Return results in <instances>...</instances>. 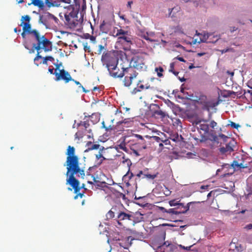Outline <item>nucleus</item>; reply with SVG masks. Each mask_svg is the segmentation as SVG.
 <instances>
[{
	"label": "nucleus",
	"mask_w": 252,
	"mask_h": 252,
	"mask_svg": "<svg viewBox=\"0 0 252 252\" xmlns=\"http://www.w3.org/2000/svg\"><path fill=\"white\" fill-rule=\"evenodd\" d=\"M78 12H74V11H71L69 13V15L70 16V17H72V18H77L78 16Z\"/></svg>",
	"instance_id": "obj_43"
},
{
	"label": "nucleus",
	"mask_w": 252,
	"mask_h": 252,
	"mask_svg": "<svg viewBox=\"0 0 252 252\" xmlns=\"http://www.w3.org/2000/svg\"><path fill=\"white\" fill-rule=\"evenodd\" d=\"M86 130L87 131L88 133H89V134H88L87 135L88 138L89 139L93 138V133H92V129H89L87 130V129Z\"/></svg>",
	"instance_id": "obj_45"
},
{
	"label": "nucleus",
	"mask_w": 252,
	"mask_h": 252,
	"mask_svg": "<svg viewBox=\"0 0 252 252\" xmlns=\"http://www.w3.org/2000/svg\"><path fill=\"white\" fill-rule=\"evenodd\" d=\"M83 46H84V49L85 51H88V52H90V51L89 50L90 49V46H88V43L86 42V43H83Z\"/></svg>",
	"instance_id": "obj_48"
},
{
	"label": "nucleus",
	"mask_w": 252,
	"mask_h": 252,
	"mask_svg": "<svg viewBox=\"0 0 252 252\" xmlns=\"http://www.w3.org/2000/svg\"><path fill=\"white\" fill-rule=\"evenodd\" d=\"M55 75L56 77V81H59L61 79H62L64 80L65 83H68L69 81H72L77 85H78L79 88L82 87V85L79 82L72 79L69 73L67 71H65L63 69L60 70V73H58V72H56L55 73Z\"/></svg>",
	"instance_id": "obj_6"
},
{
	"label": "nucleus",
	"mask_w": 252,
	"mask_h": 252,
	"mask_svg": "<svg viewBox=\"0 0 252 252\" xmlns=\"http://www.w3.org/2000/svg\"><path fill=\"white\" fill-rule=\"evenodd\" d=\"M229 122L230 123V124H228L227 125V126H230L236 129H238L239 127H241V126L239 125V124H236L234 122H233L231 121H229Z\"/></svg>",
	"instance_id": "obj_35"
},
{
	"label": "nucleus",
	"mask_w": 252,
	"mask_h": 252,
	"mask_svg": "<svg viewBox=\"0 0 252 252\" xmlns=\"http://www.w3.org/2000/svg\"><path fill=\"white\" fill-rule=\"evenodd\" d=\"M117 210L116 208H112L109 210L106 215V217L107 220H110L114 218L115 216V211Z\"/></svg>",
	"instance_id": "obj_21"
},
{
	"label": "nucleus",
	"mask_w": 252,
	"mask_h": 252,
	"mask_svg": "<svg viewBox=\"0 0 252 252\" xmlns=\"http://www.w3.org/2000/svg\"><path fill=\"white\" fill-rule=\"evenodd\" d=\"M178 60L182 62H186V61L183 57L178 56L176 58Z\"/></svg>",
	"instance_id": "obj_59"
},
{
	"label": "nucleus",
	"mask_w": 252,
	"mask_h": 252,
	"mask_svg": "<svg viewBox=\"0 0 252 252\" xmlns=\"http://www.w3.org/2000/svg\"><path fill=\"white\" fill-rule=\"evenodd\" d=\"M45 58L47 59V61H53L54 60V59L52 56H46L45 57Z\"/></svg>",
	"instance_id": "obj_61"
},
{
	"label": "nucleus",
	"mask_w": 252,
	"mask_h": 252,
	"mask_svg": "<svg viewBox=\"0 0 252 252\" xmlns=\"http://www.w3.org/2000/svg\"><path fill=\"white\" fill-rule=\"evenodd\" d=\"M180 9V8L179 6H175L172 8H169L168 16L171 17H175V14L179 11Z\"/></svg>",
	"instance_id": "obj_22"
},
{
	"label": "nucleus",
	"mask_w": 252,
	"mask_h": 252,
	"mask_svg": "<svg viewBox=\"0 0 252 252\" xmlns=\"http://www.w3.org/2000/svg\"><path fill=\"white\" fill-rule=\"evenodd\" d=\"M240 247L238 244L235 243H231L229 245L228 252H239Z\"/></svg>",
	"instance_id": "obj_18"
},
{
	"label": "nucleus",
	"mask_w": 252,
	"mask_h": 252,
	"mask_svg": "<svg viewBox=\"0 0 252 252\" xmlns=\"http://www.w3.org/2000/svg\"><path fill=\"white\" fill-rule=\"evenodd\" d=\"M75 149L73 147L69 146L68 147L66 155L67 158H77V156L74 155Z\"/></svg>",
	"instance_id": "obj_19"
},
{
	"label": "nucleus",
	"mask_w": 252,
	"mask_h": 252,
	"mask_svg": "<svg viewBox=\"0 0 252 252\" xmlns=\"http://www.w3.org/2000/svg\"><path fill=\"white\" fill-rule=\"evenodd\" d=\"M81 126H83L85 129H87V128L89 126L90 124L88 121H85L84 122L81 121L80 123H78L77 124V128H78Z\"/></svg>",
	"instance_id": "obj_29"
},
{
	"label": "nucleus",
	"mask_w": 252,
	"mask_h": 252,
	"mask_svg": "<svg viewBox=\"0 0 252 252\" xmlns=\"http://www.w3.org/2000/svg\"><path fill=\"white\" fill-rule=\"evenodd\" d=\"M209 126L211 127L214 128L217 126V123L214 121H211Z\"/></svg>",
	"instance_id": "obj_44"
},
{
	"label": "nucleus",
	"mask_w": 252,
	"mask_h": 252,
	"mask_svg": "<svg viewBox=\"0 0 252 252\" xmlns=\"http://www.w3.org/2000/svg\"><path fill=\"white\" fill-rule=\"evenodd\" d=\"M44 3L45 6L46 5L48 8L53 7V5H54L53 3L52 0H45V2H44Z\"/></svg>",
	"instance_id": "obj_33"
},
{
	"label": "nucleus",
	"mask_w": 252,
	"mask_h": 252,
	"mask_svg": "<svg viewBox=\"0 0 252 252\" xmlns=\"http://www.w3.org/2000/svg\"><path fill=\"white\" fill-rule=\"evenodd\" d=\"M70 16L69 14H65L64 15V18L66 22H69L70 20Z\"/></svg>",
	"instance_id": "obj_53"
},
{
	"label": "nucleus",
	"mask_w": 252,
	"mask_h": 252,
	"mask_svg": "<svg viewBox=\"0 0 252 252\" xmlns=\"http://www.w3.org/2000/svg\"><path fill=\"white\" fill-rule=\"evenodd\" d=\"M42 17H43V16L42 15H40L39 16V23L40 24H43L44 25H45L46 26V23L44 21H42Z\"/></svg>",
	"instance_id": "obj_55"
},
{
	"label": "nucleus",
	"mask_w": 252,
	"mask_h": 252,
	"mask_svg": "<svg viewBox=\"0 0 252 252\" xmlns=\"http://www.w3.org/2000/svg\"><path fill=\"white\" fill-rule=\"evenodd\" d=\"M208 122V121L207 120L202 119L197 122L196 123L197 129L198 130H202L204 132L203 134H202L201 131H200V133L201 134V139L200 140L201 142L205 141L207 140V137L204 135V134L209 133V125L205 124V123Z\"/></svg>",
	"instance_id": "obj_5"
},
{
	"label": "nucleus",
	"mask_w": 252,
	"mask_h": 252,
	"mask_svg": "<svg viewBox=\"0 0 252 252\" xmlns=\"http://www.w3.org/2000/svg\"><path fill=\"white\" fill-rule=\"evenodd\" d=\"M57 62H59V60H57ZM54 64V65L56 66V71H55V72L54 73V74H55L56 72H57V70H58V69H59V71H60V70H60V69H59V68H60V67L61 66H62V63L61 62L60 63H55Z\"/></svg>",
	"instance_id": "obj_42"
},
{
	"label": "nucleus",
	"mask_w": 252,
	"mask_h": 252,
	"mask_svg": "<svg viewBox=\"0 0 252 252\" xmlns=\"http://www.w3.org/2000/svg\"><path fill=\"white\" fill-rule=\"evenodd\" d=\"M39 44H42L43 46H52V42L47 39L44 35L42 36V40Z\"/></svg>",
	"instance_id": "obj_25"
},
{
	"label": "nucleus",
	"mask_w": 252,
	"mask_h": 252,
	"mask_svg": "<svg viewBox=\"0 0 252 252\" xmlns=\"http://www.w3.org/2000/svg\"><path fill=\"white\" fill-rule=\"evenodd\" d=\"M192 202L188 203L186 205H184L183 203H180L178 206L175 207L178 215L180 214L186 213L189 209L190 205Z\"/></svg>",
	"instance_id": "obj_11"
},
{
	"label": "nucleus",
	"mask_w": 252,
	"mask_h": 252,
	"mask_svg": "<svg viewBox=\"0 0 252 252\" xmlns=\"http://www.w3.org/2000/svg\"><path fill=\"white\" fill-rule=\"evenodd\" d=\"M167 213L171 214V215H178V214L177 213V211H176V209L175 208L168 209Z\"/></svg>",
	"instance_id": "obj_39"
},
{
	"label": "nucleus",
	"mask_w": 252,
	"mask_h": 252,
	"mask_svg": "<svg viewBox=\"0 0 252 252\" xmlns=\"http://www.w3.org/2000/svg\"><path fill=\"white\" fill-rule=\"evenodd\" d=\"M23 30L24 32L29 33L31 31V26L29 23L23 24Z\"/></svg>",
	"instance_id": "obj_28"
},
{
	"label": "nucleus",
	"mask_w": 252,
	"mask_h": 252,
	"mask_svg": "<svg viewBox=\"0 0 252 252\" xmlns=\"http://www.w3.org/2000/svg\"><path fill=\"white\" fill-rule=\"evenodd\" d=\"M174 65H175L174 63H171L170 64V69L169 70V72H172L173 71H174Z\"/></svg>",
	"instance_id": "obj_50"
},
{
	"label": "nucleus",
	"mask_w": 252,
	"mask_h": 252,
	"mask_svg": "<svg viewBox=\"0 0 252 252\" xmlns=\"http://www.w3.org/2000/svg\"><path fill=\"white\" fill-rule=\"evenodd\" d=\"M155 71L162 72L163 71V69L162 67H156L155 68Z\"/></svg>",
	"instance_id": "obj_58"
},
{
	"label": "nucleus",
	"mask_w": 252,
	"mask_h": 252,
	"mask_svg": "<svg viewBox=\"0 0 252 252\" xmlns=\"http://www.w3.org/2000/svg\"><path fill=\"white\" fill-rule=\"evenodd\" d=\"M130 223L133 225L143 220V214L139 212H132L130 211Z\"/></svg>",
	"instance_id": "obj_9"
},
{
	"label": "nucleus",
	"mask_w": 252,
	"mask_h": 252,
	"mask_svg": "<svg viewBox=\"0 0 252 252\" xmlns=\"http://www.w3.org/2000/svg\"><path fill=\"white\" fill-rule=\"evenodd\" d=\"M125 160H123V163H126V166L127 167V171L126 173L123 176V180L125 183H128L129 180L132 178L133 176V174L132 172L130 173V167L132 165V162L130 161L129 158H124Z\"/></svg>",
	"instance_id": "obj_8"
},
{
	"label": "nucleus",
	"mask_w": 252,
	"mask_h": 252,
	"mask_svg": "<svg viewBox=\"0 0 252 252\" xmlns=\"http://www.w3.org/2000/svg\"><path fill=\"white\" fill-rule=\"evenodd\" d=\"M159 210L162 211L163 213H167V212H168V210L167 209H166L165 208H164V207H159Z\"/></svg>",
	"instance_id": "obj_60"
},
{
	"label": "nucleus",
	"mask_w": 252,
	"mask_h": 252,
	"mask_svg": "<svg viewBox=\"0 0 252 252\" xmlns=\"http://www.w3.org/2000/svg\"><path fill=\"white\" fill-rule=\"evenodd\" d=\"M179 202L180 201H178L177 199H172L169 201V204L170 206H175L176 207L180 203Z\"/></svg>",
	"instance_id": "obj_32"
},
{
	"label": "nucleus",
	"mask_w": 252,
	"mask_h": 252,
	"mask_svg": "<svg viewBox=\"0 0 252 252\" xmlns=\"http://www.w3.org/2000/svg\"><path fill=\"white\" fill-rule=\"evenodd\" d=\"M31 3L29 5L33 4L34 6H37L40 9L43 10L45 7V5L42 0H31Z\"/></svg>",
	"instance_id": "obj_17"
},
{
	"label": "nucleus",
	"mask_w": 252,
	"mask_h": 252,
	"mask_svg": "<svg viewBox=\"0 0 252 252\" xmlns=\"http://www.w3.org/2000/svg\"><path fill=\"white\" fill-rule=\"evenodd\" d=\"M142 37L144 38L145 39H146V40L147 41H149L151 42H155V40H154V39H151V38H150L149 37V35H148V34L146 33H143L142 35Z\"/></svg>",
	"instance_id": "obj_37"
},
{
	"label": "nucleus",
	"mask_w": 252,
	"mask_h": 252,
	"mask_svg": "<svg viewBox=\"0 0 252 252\" xmlns=\"http://www.w3.org/2000/svg\"><path fill=\"white\" fill-rule=\"evenodd\" d=\"M228 167L230 168L231 171L227 173H224L223 175H221V177H225L232 175L235 170L247 168L248 167V166L247 164H244L243 162L239 163L238 161L234 160L230 165L229 164H225L223 165L222 169H224L225 168H227Z\"/></svg>",
	"instance_id": "obj_4"
},
{
	"label": "nucleus",
	"mask_w": 252,
	"mask_h": 252,
	"mask_svg": "<svg viewBox=\"0 0 252 252\" xmlns=\"http://www.w3.org/2000/svg\"><path fill=\"white\" fill-rule=\"evenodd\" d=\"M193 245H191L190 246H189V247H185L182 245H179V247L182 249H184V250H187V251H189L190 250V248H191V247Z\"/></svg>",
	"instance_id": "obj_46"
},
{
	"label": "nucleus",
	"mask_w": 252,
	"mask_h": 252,
	"mask_svg": "<svg viewBox=\"0 0 252 252\" xmlns=\"http://www.w3.org/2000/svg\"><path fill=\"white\" fill-rule=\"evenodd\" d=\"M208 134L210 136V138H209V139L211 141H214L217 143H219V136H217V135H214L212 133H209Z\"/></svg>",
	"instance_id": "obj_31"
},
{
	"label": "nucleus",
	"mask_w": 252,
	"mask_h": 252,
	"mask_svg": "<svg viewBox=\"0 0 252 252\" xmlns=\"http://www.w3.org/2000/svg\"><path fill=\"white\" fill-rule=\"evenodd\" d=\"M95 158H103L104 157L103 156L102 154L99 151L98 154H95Z\"/></svg>",
	"instance_id": "obj_62"
},
{
	"label": "nucleus",
	"mask_w": 252,
	"mask_h": 252,
	"mask_svg": "<svg viewBox=\"0 0 252 252\" xmlns=\"http://www.w3.org/2000/svg\"><path fill=\"white\" fill-rule=\"evenodd\" d=\"M206 54H207V53H205V52L198 53L197 54V56H198V57H201V56H203L205 55Z\"/></svg>",
	"instance_id": "obj_64"
},
{
	"label": "nucleus",
	"mask_w": 252,
	"mask_h": 252,
	"mask_svg": "<svg viewBox=\"0 0 252 252\" xmlns=\"http://www.w3.org/2000/svg\"><path fill=\"white\" fill-rule=\"evenodd\" d=\"M110 59L111 58L108 53H103L101 59L103 65L105 66L106 65V63H108L110 60Z\"/></svg>",
	"instance_id": "obj_23"
},
{
	"label": "nucleus",
	"mask_w": 252,
	"mask_h": 252,
	"mask_svg": "<svg viewBox=\"0 0 252 252\" xmlns=\"http://www.w3.org/2000/svg\"><path fill=\"white\" fill-rule=\"evenodd\" d=\"M124 85L125 86L128 87V86H129L131 85V82H132V80H129V77H126L125 78L124 80Z\"/></svg>",
	"instance_id": "obj_34"
},
{
	"label": "nucleus",
	"mask_w": 252,
	"mask_h": 252,
	"mask_svg": "<svg viewBox=\"0 0 252 252\" xmlns=\"http://www.w3.org/2000/svg\"><path fill=\"white\" fill-rule=\"evenodd\" d=\"M118 39L119 42L123 44L126 43L127 45H129L132 43V37L128 34L119 36Z\"/></svg>",
	"instance_id": "obj_14"
},
{
	"label": "nucleus",
	"mask_w": 252,
	"mask_h": 252,
	"mask_svg": "<svg viewBox=\"0 0 252 252\" xmlns=\"http://www.w3.org/2000/svg\"><path fill=\"white\" fill-rule=\"evenodd\" d=\"M100 173V176H101L100 178H98L97 177V179L95 178L94 177H93V181L95 184V186L97 188H104L106 186V182L104 181L105 178V176L101 173V172H98Z\"/></svg>",
	"instance_id": "obj_12"
},
{
	"label": "nucleus",
	"mask_w": 252,
	"mask_h": 252,
	"mask_svg": "<svg viewBox=\"0 0 252 252\" xmlns=\"http://www.w3.org/2000/svg\"><path fill=\"white\" fill-rule=\"evenodd\" d=\"M234 141L231 142H229L228 144L226 145L225 147H222L220 148V152L223 154H225L226 152H231V151H233V149L232 148V146H233V143Z\"/></svg>",
	"instance_id": "obj_15"
},
{
	"label": "nucleus",
	"mask_w": 252,
	"mask_h": 252,
	"mask_svg": "<svg viewBox=\"0 0 252 252\" xmlns=\"http://www.w3.org/2000/svg\"><path fill=\"white\" fill-rule=\"evenodd\" d=\"M104 49V47L102 45H98V50L97 51L98 54H101L102 50Z\"/></svg>",
	"instance_id": "obj_47"
},
{
	"label": "nucleus",
	"mask_w": 252,
	"mask_h": 252,
	"mask_svg": "<svg viewBox=\"0 0 252 252\" xmlns=\"http://www.w3.org/2000/svg\"><path fill=\"white\" fill-rule=\"evenodd\" d=\"M117 214L116 218L114 220V225L119 229H125L128 223H130V211L120 210Z\"/></svg>",
	"instance_id": "obj_2"
},
{
	"label": "nucleus",
	"mask_w": 252,
	"mask_h": 252,
	"mask_svg": "<svg viewBox=\"0 0 252 252\" xmlns=\"http://www.w3.org/2000/svg\"><path fill=\"white\" fill-rule=\"evenodd\" d=\"M53 3L54 5H53V7H58L61 6V4L59 2H57L56 1H53Z\"/></svg>",
	"instance_id": "obj_57"
},
{
	"label": "nucleus",
	"mask_w": 252,
	"mask_h": 252,
	"mask_svg": "<svg viewBox=\"0 0 252 252\" xmlns=\"http://www.w3.org/2000/svg\"><path fill=\"white\" fill-rule=\"evenodd\" d=\"M66 176H69L67 179V184H69L77 193L80 188L79 187V182L74 177V174L79 173L82 177L85 176L84 171L81 170L79 166L78 158H67Z\"/></svg>",
	"instance_id": "obj_1"
},
{
	"label": "nucleus",
	"mask_w": 252,
	"mask_h": 252,
	"mask_svg": "<svg viewBox=\"0 0 252 252\" xmlns=\"http://www.w3.org/2000/svg\"><path fill=\"white\" fill-rule=\"evenodd\" d=\"M53 16V15L49 12H46L45 13V17H46L47 19H51L52 17Z\"/></svg>",
	"instance_id": "obj_51"
},
{
	"label": "nucleus",
	"mask_w": 252,
	"mask_h": 252,
	"mask_svg": "<svg viewBox=\"0 0 252 252\" xmlns=\"http://www.w3.org/2000/svg\"><path fill=\"white\" fill-rule=\"evenodd\" d=\"M138 74V73L135 72L133 75H131L129 77V80H132L133 78H136V77L137 76Z\"/></svg>",
	"instance_id": "obj_54"
},
{
	"label": "nucleus",
	"mask_w": 252,
	"mask_h": 252,
	"mask_svg": "<svg viewBox=\"0 0 252 252\" xmlns=\"http://www.w3.org/2000/svg\"><path fill=\"white\" fill-rule=\"evenodd\" d=\"M99 147H100V145L98 144H93L92 145V146L91 147H89L87 150H86L85 151V152H86L89 150H97V149H99V151H102L104 149V148L103 147H101V148H99Z\"/></svg>",
	"instance_id": "obj_27"
},
{
	"label": "nucleus",
	"mask_w": 252,
	"mask_h": 252,
	"mask_svg": "<svg viewBox=\"0 0 252 252\" xmlns=\"http://www.w3.org/2000/svg\"><path fill=\"white\" fill-rule=\"evenodd\" d=\"M133 239L131 238V237H128L126 238V242L124 245H123L122 243H120V245L121 247H123L124 249H127L129 246L131 245V241Z\"/></svg>",
	"instance_id": "obj_24"
},
{
	"label": "nucleus",
	"mask_w": 252,
	"mask_h": 252,
	"mask_svg": "<svg viewBox=\"0 0 252 252\" xmlns=\"http://www.w3.org/2000/svg\"><path fill=\"white\" fill-rule=\"evenodd\" d=\"M42 49L45 52H49L52 51V46L49 47V46H43Z\"/></svg>",
	"instance_id": "obj_41"
},
{
	"label": "nucleus",
	"mask_w": 252,
	"mask_h": 252,
	"mask_svg": "<svg viewBox=\"0 0 252 252\" xmlns=\"http://www.w3.org/2000/svg\"><path fill=\"white\" fill-rule=\"evenodd\" d=\"M149 108L152 115L154 113V111H156L160 108V107L157 104L152 103L150 105Z\"/></svg>",
	"instance_id": "obj_26"
},
{
	"label": "nucleus",
	"mask_w": 252,
	"mask_h": 252,
	"mask_svg": "<svg viewBox=\"0 0 252 252\" xmlns=\"http://www.w3.org/2000/svg\"><path fill=\"white\" fill-rule=\"evenodd\" d=\"M30 19H31V18L29 16V15H25V16H23L21 18V26H23V24L25 23L24 22V21L25 20L26 21H28V22L30 21Z\"/></svg>",
	"instance_id": "obj_36"
},
{
	"label": "nucleus",
	"mask_w": 252,
	"mask_h": 252,
	"mask_svg": "<svg viewBox=\"0 0 252 252\" xmlns=\"http://www.w3.org/2000/svg\"><path fill=\"white\" fill-rule=\"evenodd\" d=\"M219 137L224 142H226L227 141V140L229 138V137L227 136H226L225 135L223 134H220L219 135Z\"/></svg>",
	"instance_id": "obj_38"
},
{
	"label": "nucleus",
	"mask_w": 252,
	"mask_h": 252,
	"mask_svg": "<svg viewBox=\"0 0 252 252\" xmlns=\"http://www.w3.org/2000/svg\"><path fill=\"white\" fill-rule=\"evenodd\" d=\"M35 38L36 40L38 41V43H40V42H41L42 36L40 37L39 35L35 37Z\"/></svg>",
	"instance_id": "obj_63"
},
{
	"label": "nucleus",
	"mask_w": 252,
	"mask_h": 252,
	"mask_svg": "<svg viewBox=\"0 0 252 252\" xmlns=\"http://www.w3.org/2000/svg\"><path fill=\"white\" fill-rule=\"evenodd\" d=\"M152 115L157 119H163L166 116V113L161 110L160 108L158 109L156 111H154V113Z\"/></svg>",
	"instance_id": "obj_16"
},
{
	"label": "nucleus",
	"mask_w": 252,
	"mask_h": 252,
	"mask_svg": "<svg viewBox=\"0 0 252 252\" xmlns=\"http://www.w3.org/2000/svg\"><path fill=\"white\" fill-rule=\"evenodd\" d=\"M118 60L116 58L111 57L110 60L106 63L105 67L107 68L110 76L114 78H122L124 76V72L118 74V72H112V70H116L117 67Z\"/></svg>",
	"instance_id": "obj_3"
},
{
	"label": "nucleus",
	"mask_w": 252,
	"mask_h": 252,
	"mask_svg": "<svg viewBox=\"0 0 252 252\" xmlns=\"http://www.w3.org/2000/svg\"><path fill=\"white\" fill-rule=\"evenodd\" d=\"M173 247V245L168 241H165L162 245H159L157 247L158 250H160V251L163 248V251L161 252H166L165 249L168 248V247L171 248Z\"/></svg>",
	"instance_id": "obj_20"
},
{
	"label": "nucleus",
	"mask_w": 252,
	"mask_h": 252,
	"mask_svg": "<svg viewBox=\"0 0 252 252\" xmlns=\"http://www.w3.org/2000/svg\"><path fill=\"white\" fill-rule=\"evenodd\" d=\"M41 44H39V43H37V45H36L35 44H33V47L34 48V49L37 50V51L38 52L39 50H40L42 48V47H41Z\"/></svg>",
	"instance_id": "obj_40"
},
{
	"label": "nucleus",
	"mask_w": 252,
	"mask_h": 252,
	"mask_svg": "<svg viewBox=\"0 0 252 252\" xmlns=\"http://www.w3.org/2000/svg\"><path fill=\"white\" fill-rule=\"evenodd\" d=\"M80 190L77 192L76 195L74 196V199H76L78 198V197H80V198H82L83 196L84 195V193H78Z\"/></svg>",
	"instance_id": "obj_49"
},
{
	"label": "nucleus",
	"mask_w": 252,
	"mask_h": 252,
	"mask_svg": "<svg viewBox=\"0 0 252 252\" xmlns=\"http://www.w3.org/2000/svg\"><path fill=\"white\" fill-rule=\"evenodd\" d=\"M144 63L142 62V58L139 56H135L132 58L129 63V67H125L123 66L122 69L123 72H127L129 70V68L133 67L138 70L141 69L143 68Z\"/></svg>",
	"instance_id": "obj_7"
},
{
	"label": "nucleus",
	"mask_w": 252,
	"mask_h": 252,
	"mask_svg": "<svg viewBox=\"0 0 252 252\" xmlns=\"http://www.w3.org/2000/svg\"><path fill=\"white\" fill-rule=\"evenodd\" d=\"M157 174H151L148 173V169L146 168L144 169L143 171H140L139 173L136 175V176L140 178L142 176V179L146 178L148 180H154L157 177Z\"/></svg>",
	"instance_id": "obj_10"
},
{
	"label": "nucleus",
	"mask_w": 252,
	"mask_h": 252,
	"mask_svg": "<svg viewBox=\"0 0 252 252\" xmlns=\"http://www.w3.org/2000/svg\"><path fill=\"white\" fill-rule=\"evenodd\" d=\"M148 34V35H149V37L150 38L151 37H154L155 35V32H146Z\"/></svg>",
	"instance_id": "obj_56"
},
{
	"label": "nucleus",
	"mask_w": 252,
	"mask_h": 252,
	"mask_svg": "<svg viewBox=\"0 0 252 252\" xmlns=\"http://www.w3.org/2000/svg\"><path fill=\"white\" fill-rule=\"evenodd\" d=\"M128 32L127 31H124L122 29H118L117 30V33L116 34V36H123L125 35H128Z\"/></svg>",
	"instance_id": "obj_30"
},
{
	"label": "nucleus",
	"mask_w": 252,
	"mask_h": 252,
	"mask_svg": "<svg viewBox=\"0 0 252 252\" xmlns=\"http://www.w3.org/2000/svg\"><path fill=\"white\" fill-rule=\"evenodd\" d=\"M201 35H202V37L200 39L199 41L198 42V43H200L201 42H212V41L210 40L208 41V40L211 37L213 36L215 37L214 35H213V33L207 32H203L201 34Z\"/></svg>",
	"instance_id": "obj_13"
},
{
	"label": "nucleus",
	"mask_w": 252,
	"mask_h": 252,
	"mask_svg": "<svg viewBox=\"0 0 252 252\" xmlns=\"http://www.w3.org/2000/svg\"><path fill=\"white\" fill-rule=\"evenodd\" d=\"M41 58H42V56L39 55V52H38L36 56L34 59V61L35 62Z\"/></svg>",
	"instance_id": "obj_52"
}]
</instances>
